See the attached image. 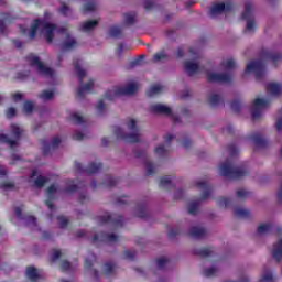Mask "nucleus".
<instances>
[{
	"label": "nucleus",
	"instance_id": "nucleus-1",
	"mask_svg": "<svg viewBox=\"0 0 282 282\" xmlns=\"http://www.w3.org/2000/svg\"><path fill=\"white\" fill-rule=\"evenodd\" d=\"M39 30H41V34L45 36L47 43H52L57 34H66V37L62 43V50H74V47L78 45L76 39L72 37V35L67 33L66 26L58 28L55 24L35 20L29 30V37L34 39Z\"/></svg>",
	"mask_w": 282,
	"mask_h": 282
},
{
	"label": "nucleus",
	"instance_id": "nucleus-2",
	"mask_svg": "<svg viewBox=\"0 0 282 282\" xmlns=\"http://www.w3.org/2000/svg\"><path fill=\"white\" fill-rule=\"evenodd\" d=\"M123 124L124 128H120L118 126L113 128L116 138H118V140H123V142H140L142 134L140 133V127H138V119L128 118Z\"/></svg>",
	"mask_w": 282,
	"mask_h": 282
},
{
	"label": "nucleus",
	"instance_id": "nucleus-3",
	"mask_svg": "<svg viewBox=\"0 0 282 282\" xmlns=\"http://www.w3.org/2000/svg\"><path fill=\"white\" fill-rule=\"evenodd\" d=\"M237 67V63L232 57L224 58L220 63L219 70L226 72L225 74L207 72V80L209 83H230L232 80V76L228 74L230 69H235Z\"/></svg>",
	"mask_w": 282,
	"mask_h": 282
},
{
	"label": "nucleus",
	"instance_id": "nucleus-4",
	"mask_svg": "<svg viewBox=\"0 0 282 282\" xmlns=\"http://www.w3.org/2000/svg\"><path fill=\"white\" fill-rule=\"evenodd\" d=\"M82 65V61L74 62L75 74L79 82V87L77 89L78 98H85L94 87V79L87 77V72L80 67Z\"/></svg>",
	"mask_w": 282,
	"mask_h": 282
},
{
	"label": "nucleus",
	"instance_id": "nucleus-5",
	"mask_svg": "<svg viewBox=\"0 0 282 282\" xmlns=\"http://www.w3.org/2000/svg\"><path fill=\"white\" fill-rule=\"evenodd\" d=\"M138 91V84L135 82H130L122 86H115L112 89L108 90L105 95V100H113L118 96H133Z\"/></svg>",
	"mask_w": 282,
	"mask_h": 282
},
{
	"label": "nucleus",
	"instance_id": "nucleus-6",
	"mask_svg": "<svg viewBox=\"0 0 282 282\" xmlns=\"http://www.w3.org/2000/svg\"><path fill=\"white\" fill-rule=\"evenodd\" d=\"M219 173L223 177H229V180H239L240 177H246L248 171L241 167H234L230 161H225L219 166Z\"/></svg>",
	"mask_w": 282,
	"mask_h": 282
},
{
	"label": "nucleus",
	"instance_id": "nucleus-7",
	"mask_svg": "<svg viewBox=\"0 0 282 282\" xmlns=\"http://www.w3.org/2000/svg\"><path fill=\"white\" fill-rule=\"evenodd\" d=\"M10 129L11 138L0 132V142L8 144L10 149H14V147H19V140H21V135H23V129L17 124H11Z\"/></svg>",
	"mask_w": 282,
	"mask_h": 282
},
{
	"label": "nucleus",
	"instance_id": "nucleus-8",
	"mask_svg": "<svg viewBox=\"0 0 282 282\" xmlns=\"http://www.w3.org/2000/svg\"><path fill=\"white\" fill-rule=\"evenodd\" d=\"M28 62L31 67H34L35 72L40 74V76H45L46 78H54L55 73L52 70V68L45 66L43 62L36 55H29Z\"/></svg>",
	"mask_w": 282,
	"mask_h": 282
},
{
	"label": "nucleus",
	"instance_id": "nucleus-9",
	"mask_svg": "<svg viewBox=\"0 0 282 282\" xmlns=\"http://www.w3.org/2000/svg\"><path fill=\"white\" fill-rule=\"evenodd\" d=\"M268 107H270V100L261 97L256 98L250 106L251 118L259 120L263 116V110L268 109Z\"/></svg>",
	"mask_w": 282,
	"mask_h": 282
},
{
	"label": "nucleus",
	"instance_id": "nucleus-10",
	"mask_svg": "<svg viewBox=\"0 0 282 282\" xmlns=\"http://www.w3.org/2000/svg\"><path fill=\"white\" fill-rule=\"evenodd\" d=\"M242 19H247L245 32L247 34H252V32L257 30V23L254 22V19H252V4L250 2H247L245 4V12L242 13Z\"/></svg>",
	"mask_w": 282,
	"mask_h": 282
},
{
	"label": "nucleus",
	"instance_id": "nucleus-11",
	"mask_svg": "<svg viewBox=\"0 0 282 282\" xmlns=\"http://www.w3.org/2000/svg\"><path fill=\"white\" fill-rule=\"evenodd\" d=\"M120 241V236L117 234L110 232V234H97L93 237V243H118Z\"/></svg>",
	"mask_w": 282,
	"mask_h": 282
},
{
	"label": "nucleus",
	"instance_id": "nucleus-12",
	"mask_svg": "<svg viewBox=\"0 0 282 282\" xmlns=\"http://www.w3.org/2000/svg\"><path fill=\"white\" fill-rule=\"evenodd\" d=\"M263 72H265V66L263 65V63L250 62L246 66L245 75L254 74L257 78H260V76L263 75Z\"/></svg>",
	"mask_w": 282,
	"mask_h": 282
},
{
	"label": "nucleus",
	"instance_id": "nucleus-13",
	"mask_svg": "<svg viewBox=\"0 0 282 282\" xmlns=\"http://www.w3.org/2000/svg\"><path fill=\"white\" fill-rule=\"evenodd\" d=\"M137 158H142L147 175H153L158 171V166L149 159L145 151L137 152Z\"/></svg>",
	"mask_w": 282,
	"mask_h": 282
},
{
	"label": "nucleus",
	"instance_id": "nucleus-14",
	"mask_svg": "<svg viewBox=\"0 0 282 282\" xmlns=\"http://www.w3.org/2000/svg\"><path fill=\"white\" fill-rule=\"evenodd\" d=\"M151 113H160L161 116H172L173 109L164 104H154L150 106Z\"/></svg>",
	"mask_w": 282,
	"mask_h": 282
},
{
	"label": "nucleus",
	"instance_id": "nucleus-15",
	"mask_svg": "<svg viewBox=\"0 0 282 282\" xmlns=\"http://www.w3.org/2000/svg\"><path fill=\"white\" fill-rule=\"evenodd\" d=\"M101 223L111 224V226H115V228H120L122 227V217L118 215H110L107 213L101 216Z\"/></svg>",
	"mask_w": 282,
	"mask_h": 282
},
{
	"label": "nucleus",
	"instance_id": "nucleus-16",
	"mask_svg": "<svg viewBox=\"0 0 282 282\" xmlns=\"http://www.w3.org/2000/svg\"><path fill=\"white\" fill-rule=\"evenodd\" d=\"M232 9V4L227 3L225 4L224 2L216 3L212 7L209 14L210 17H217L221 14V12H228V10Z\"/></svg>",
	"mask_w": 282,
	"mask_h": 282
},
{
	"label": "nucleus",
	"instance_id": "nucleus-17",
	"mask_svg": "<svg viewBox=\"0 0 282 282\" xmlns=\"http://www.w3.org/2000/svg\"><path fill=\"white\" fill-rule=\"evenodd\" d=\"M154 155L159 158V160H166V158L171 155V149L169 145L161 143L154 148Z\"/></svg>",
	"mask_w": 282,
	"mask_h": 282
},
{
	"label": "nucleus",
	"instance_id": "nucleus-18",
	"mask_svg": "<svg viewBox=\"0 0 282 282\" xmlns=\"http://www.w3.org/2000/svg\"><path fill=\"white\" fill-rule=\"evenodd\" d=\"M267 91L271 96H281L282 95V83L279 82H270L267 85Z\"/></svg>",
	"mask_w": 282,
	"mask_h": 282
},
{
	"label": "nucleus",
	"instance_id": "nucleus-19",
	"mask_svg": "<svg viewBox=\"0 0 282 282\" xmlns=\"http://www.w3.org/2000/svg\"><path fill=\"white\" fill-rule=\"evenodd\" d=\"M94 261H96V256L90 254L85 260V270H87L88 274H90L95 279H98V271H96V269H91V265H94Z\"/></svg>",
	"mask_w": 282,
	"mask_h": 282
},
{
	"label": "nucleus",
	"instance_id": "nucleus-20",
	"mask_svg": "<svg viewBox=\"0 0 282 282\" xmlns=\"http://www.w3.org/2000/svg\"><path fill=\"white\" fill-rule=\"evenodd\" d=\"M184 69L186 74L193 76L194 74H197V72H199V64H197V62L187 61L184 63Z\"/></svg>",
	"mask_w": 282,
	"mask_h": 282
},
{
	"label": "nucleus",
	"instance_id": "nucleus-21",
	"mask_svg": "<svg viewBox=\"0 0 282 282\" xmlns=\"http://www.w3.org/2000/svg\"><path fill=\"white\" fill-rule=\"evenodd\" d=\"M160 188H164V191H171V188H175V184L173 183L172 176H163L160 178Z\"/></svg>",
	"mask_w": 282,
	"mask_h": 282
},
{
	"label": "nucleus",
	"instance_id": "nucleus-22",
	"mask_svg": "<svg viewBox=\"0 0 282 282\" xmlns=\"http://www.w3.org/2000/svg\"><path fill=\"white\" fill-rule=\"evenodd\" d=\"M196 186L203 191L202 199H208V195H210V187H208V183L204 180H198L196 182Z\"/></svg>",
	"mask_w": 282,
	"mask_h": 282
},
{
	"label": "nucleus",
	"instance_id": "nucleus-23",
	"mask_svg": "<svg viewBox=\"0 0 282 282\" xmlns=\"http://www.w3.org/2000/svg\"><path fill=\"white\" fill-rule=\"evenodd\" d=\"M273 259L281 261L282 259V238H279L278 241L273 245L272 249Z\"/></svg>",
	"mask_w": 282,
	"mask_h": 282
},
{
	"label": "nucleus",
	"instance_id": "nucleus-24",
	"mask_svg": "<svg viewBox=\"0 0 282 282\" xmlns=\"http://www.w3.org/2000/svg\"><path fill=\"white\" fill-rule=\"evenodd\" d=\"M46 193L48 197V200H46V206L50 208V210H54V205H52V200L50 199H54V195L58 193V186L52 185L51 187L47 188Z\"/></svg>",
	"mask_w": 282,
	"mask_h": 282
},
{
	"label": "nucleus",
	"instance_id": "nucleus-25",
	"mask_svg": "<svg viewBox=\"0 0 282 282\" xmlns=\"http://www.w3.org/2000/svg\"><path fill=\"white\" fill-rule=\"evenodd\" d=\"M98 25V20L83 22L79 26L80 32H91Z\"/></svg>",
	"mask_w": 282,
	"mask_h": 282
},
{
	"label": "nucleus",
	"instance_id": "nucleus-26",
	"mask_svg": "<svg viewBox=\"0 0 282 282\" xmlns=\"http://www.w3.org/2000/svg\"><path fill=\"white\" fill-rule=\"evenodd\" d=\"M26 278L31 282H37L40 279L39 270H36L34 267H29L26 269Z\"/></svg>",
	"mask_w": 282,
	"mask_h": 282
},
{
	"label": "nucleus",
	"instance_id": "nucleus-27",
	"mask_svg": "<svg viewBox=\"0 0 282 282\" xmlns=\"http://www.w3.org/2000/svg\"><path fill=\"white\" fill-rule=\"evenodd\" d=\"M58 144H61V137H54L51 140L50 145L44 143V154L47 155V153H50V149H56V147H58Z\"/></svg>",
	"mask_w": 282,
	"mask_h": 282
},
{
	"label": "nucleus",
	"instance_id": "nucleus-28",
	"mask_svg": "<svg viewBox=\"0 0 282 282\" xmlns=\"http://www.w3.org/2000/svg\"><path fill=\"white\" fill-rule=\"evenodd\" d=\"M164 87H162V85L156 84L153 85L149 88V90L147 91L148 96L150 98H153L154 96H160V93L163 91Z\"/></svg>",
	"mask_w": 282,
	"mask_h": 282
},
{
	"label": "nucleus",
	"instance_id": "nucleus-29",
	"mask_svg": "<svg viewBox=\"0 0 282 282\" xmlns=\"http://www.w3.org/2000/svg\"><path fill=\"white\" fill-rule=\"evenodd\" d=\"M54 89H46L43 90L40 95H39V99L43 100V102H47L50 100H52V98H54Z\"/></svg>",
	"mask_w": 282,
	"mask_h": 282
},
{
	"label": "nucleus",
	"instance_id": "nucleus-30",
	"mask_svg": "<svg viewBox=\"0 0 282 282\" xmlns=\"http://www.w3.org/2000/svg\"><path fill=\"white\" fill-rule=\"evenodd\" d=\"M101 169H102V164L98 162H94L88 165V167L86 169V173H88V175H94L96 173H99Z\"/></svg>",
	"mask_w": 282,
	"mask_h": 282
},
{
	"label": "nucleus",
	"instance_id": "nucleus-31",
	"mask_svg": "<svg viewBox=\"0 0 282 282\" xmlns=\"http://www.w3.org/2000/svg\"><path fill=\"white\" fill-rule=\"evenodd\" d=\"M57 11L63 17H72V14H73L72 8H69V6H67L65 2L61 3V6H59Z\"/></svg>",
	"mask_w": 282,
	"mask_h": 282
},
{
	"label": "nucleus",
	"instance_id": "nucleus-32",
	"mask_svg": "<svg viewBox=\"0 0 282 282\" xmlns=\"http://www.w3.org/2000/svg\"><path fill=\"white\" fill-rule=\"evenodd\" d=\"M123 23L126 25H133V23H135V13L134 12L124 13Z\"/></svg>",
	"mask_w": 282,
	"mask_h": 282
},
{
	"label": "nucleus",
	"instance_id": "nucleus-33",
	"mask_svg": "<svg viewBox=\"0 0 282 282\" xmlns=\"http://www.w3.org/2000/svg\"><path fill=\"white\" fill-rule=\"evenodd\" d=\"M116 270V265H113V263L108 262L106 264H104V269H102V273L106 276H111V274L115 272Z\"/></svg>",
	"mask_w": 282,
	"mask_h": 282
},
{
	"label": "nucleus",
	"instance_id": "nucleus-34",
	"mask_svg": "<svg viewBox=\"0 0 282 282\" xmlns=\"http://www.w3.org/2000/svg\"><path fill=\"white\" fill-rule=\"evenodd\" d=\"M106 110H107V102H105V99L98 100L96 104L97 113H99V116H101V113H105Z\"/></svg>",
	"mask_w": 282,
	"mask_h": 282
},
{
	"label": "nucleus",
	"instance_id": "nucleus-35",
	"mask_svg": "<svg viewBox=\"0 0 282 282\" xmlns=\"http://www.w3.org/2000/svg\"><path fill=\"white\" fill-rule=\"evenodd\" d=\"M167 55L164 51H160L159 53L153 55L152 63H160L162 61H166Z\"/></svg>",
	"mask_w": 282,
	"mask_h": 282
},
{
	"label": "nucleus",
	"instance_id": "nucleus-36",
	"mask_svg": "<svg viewBox=\"0 0 282 282\" xmlns=\"http://www.w3.org/2000/svg\"><path fill=\"white\" fill-rule=\"evenodd\" d=\"M70 121L74 122L75 124H83L85 122V118L80 116L78 112H73L70 115Z\"/></svg>",
	"mask_w": 282,
	"mask_h": 282
},
{
	"label": "nucleus",
	"instance_id": "nucleus-37",
	"mask_svg": "<svg viewBox=\"0 0 282 282\" xmlns=\"http://www.w3.org/2000/svg\"><path fill=\"white\" fill-rule=\"evenodd\" d=\"M206 231L202 227H193L191 230L192 237H196V238L204 237Z\"/></svg>",
	"mask_w": 282,
	"mask_h": 282
},
{
	"label": "nucleus",
	"instance_id": "nucleus-38",
	"mask_svg": "<svg viewBox=\"0 0 282 282\" xmlns=\"http://www.w3.org/2000/svg\"><path fill=\"white\" fill-rule=\"evenodd\" d=\"M259 282H274V276L272 275V272L264 271Z\"/></svg>",
	"mask_w": 282,
	"mask_h": 282
},
{
	"label": "nucleus",
	"instance_id": "nucleus-39",
	"mask_svg": "<svg viewBox=\"0 0 282 282\" xmlns=\"http://www.w3.org/2000/svg\"><path fill=\"white\" fill-rule=\"evenodd\" d=\"M109 34L113 39H118V36H120V34H122V29H120V26H116V25L110 26Z\"/></svg>",
	"mask_w": 282,
	"mask_h": 282
},
{
	"label": "nucleus",
	"instance_id": "nucleus-40",
	"mask_svg": "<svg viewBox=\"0 0 282 282\" xmlns=\"http://www.w3.org/2000/svg\"><path fill=\"white\" fill-rule=\"evenodd\" d=\"M84 12H94V10H96V2L94 0H88L85 4H84Z\"/></svg>",
	"mask_w": 282,
	"mask_h": 282
},
{
	"label": "nucleus",
	"instance_id": "nucleus-41",
	"mask_svg": "<svg viewBox=\"0 0 282 282\" xmlns=\"http://www.w3.org/2000/svg\"><path fill=\"white\" fill-rule=\"evenodd\" d=\"M45 184H47V177L45 176H39L34 182L35 188H43Z\"/></svg>",
	"mask_w": 282,
	"mask_h": 282
},
{
	"label": "nucleus",
	"instance_id": "nucleus-42",
	"mask_svg": "<svg viewBox=\"0 0 282 282\" xmlns=\"http://www.w3.org/2000/svg\"><path fill=\"white\" fill-rule=\"evenodd\" d=\"M169 265V258L162 257L156 260V267L159 270H164Z\"/></svg>",
	"mask_w": 282,
	"mask_h": 282
},
{
	"label": "nucleus",
	"instance_id": "nucleus-43",
	"mask_svg": "<svg viewBox=\"0 0 282 282\" xmlns=\"http://www.w3.org/2000/svg\"><path fill=\"white\" fill-rule=\"evenodd\" d=\"M272 226L270 224H261L258 227L259 235H268V231L271 230Z\"/></svg>",
	"mask_w": 282,
	"mask_h": 282
},
{
	"label": "nucleus",
	"instance_id": "nucleus-44",
	"mask_svg": "<svg viewBox=\"0 0 282 282\" xmlns=\"http://www.w3.org/2000/svg\"><path fill=\"white\" fill-rule=\"evenodd\" d=\"M189 215H197L199 210V203H191L187 207Z\"/></svg>",
	"mask_w": 282,
	"mask_h": 282
},
{
	"label": "nucleus",
	"instance_id": "nucleus-45",
	"mask_svg": "<svg viewBox=\"0 0 282 282\" xmlns=\"http://www.w3.org/2000/svg\"><path fill=\"white\" fill-rule=\"evenodd\" d=\"M0 188L2 191H14V183H12L10 181L2 182L0 184Z\"/></svg>",
	"mask_w": 282,
	"mask_h": 282
},
{
	"label": "nucleus",
	"instance_id": "nucleus-46",
	"mask_svg": "<svg viewBox=\"0 0 282 282\" xmlns=\"http://www.w3.org/2000/svg\"><path fill=\"white\" fill-rule=\"evenodd\" d=\"M189 56L192 58H202V50L197 47L189 48Z\"/></svg>",
	"mask_w": 282,
	"mask_h": 282
},
{
	"label": "nucleus",
	"instance_id": "nucleus-47",
	"mask_svg": "<svg viewBox=\"0 0 282 282\" xmlns=\"http://www.w3.org/2000/svg\"><path fill=\"white\" fill-rule=\"evenodd\" d=\"M235 215H237V217H249L250 212H248L246 208H238L235 210Z\"/></svg>",
	"mask_w": 282,
	"mask_h": 282
},
{
	"label": "nucleus",
	"instance_id": "nucleus-48",
	"mask_svg": "<svg viewBox=\"0 0 282 282\" xmlns=\"http://www.w3.org/2000/svg\"><path fill=\"white\" fill-rule=\"evenodd\" d=\"M217 272H218L217 267H212V268L204 270V275L205 276H215V274H217Z\"/></svg>",
	"mask_w": 282,
	"mask_h": 282
},
{
	"label": "nucleus",
	"instance_id": "nucleus-49",
	"mask_svg": "<svg viewBox=\"0 0 282 282\" xmlns=\"http://www.w3.org/2000/svg\"><path fill=\"white\" fill-rule=\"evenodd\" d=\"M123 259H127L128 261H133V259H135V252L133 250L123 251Z\"/></svg>",
	"mask_w": 282,
	"mask_h": 282
},
{
	"label": "nucleus",
	"instance_id": "nucleus-50",
	"mask_svg": "<svg viewBox=\"0 0 282 282\" xmlns=\"http://www.w3.org/2000/svg\"><path fill=\"white\" fill-rule=\"evenodd\" d=\"M209 102H210V105H214V106L219 105V102H221V97L219 95H216V94L210 95Z\"/></svg>",
	"mask_w": 282,
	"mask_h": 282
},
{
	"label": "nucleus",
	"instance_id": "nucleus-51",
	"mask_svg": "<svg viewBox=\"0 0 282 282\" xmlns=\"http://www.w3.org/2000/svg\"><path fill=\"white\" fill-rule=\"evenodd\" d=\"M218 206H220V208H228V206H230V198H219Z\"/></svg>",
	"mask_w": 282,
	"mask_h": 282
},
{
	"label": "nucleus",
	"instance_id": "nucleus-52",
	"mask_svg": "<svg viewBox=\"0 0 282 282\" xmlns=\"http://www.w3.org/2000/svg\"><path fill=\"white\" fill-rule=\"evenodd\" d=\"M23 109L25 113H32L34 111V104L32 101H25Z\"/></svg>",
	"mask_w": 282,
	"mask_h": 282
},
{
	"label": "nucleus",
	"instance_id": "nucleus-53",
	"mask_svg": "<svg viewBox=\"0 0 282 282\" xmlns=\"http://www.w3.org/2000/svg\"><path fill=\"white\" fill-rule=\"evenodd\" d=\"M135 216L144 219L147 217V209L144 207H138L135 212Z\"/></svg>",
	"mask_w": 282,
	"mask_h": 282
},
{
	"label": "nucleus",
	"instance_id": "nucleus-54",
	"mask_svg": "<svg viewBox=\"0 0 282 282\" xmlns=\"http://www.w3.org/2000/svg\"><path fill=\"white\" fill-rule=\"evenodd\" d=\"M57 221H58L61 228H65L67 226V224H69V220H67V218H65V216H58Z\"/></svg>",
	"mask_w": 282,
	"mask_h": 282
},
{
	"label": "nucleus",
	"instance_id": "nucleus-55",
	"mask_svg": "<svg viewBox=\"0 0 282 282\" xmlns=\"http://www.w3.org/2000/svg\"><path fill=\"white\" fill-rule=\"evenodd\" d=\"M51 259H52V261H57V259H61V250L54 249L51 252Z\"/></svg>",
	"mask_w": 282,
	"mask_h": 282
},
{
	"label": "nucleus",
	"instance_id": "nucleus-56",
	"mask_svg": "<svg viewBox=\"0 0 282 282\" xmlns=\"http://www.w3.org/2000/svg\"><path fill=\"white\" fill-rule=\"evenodd\" d=\"M74 140H85L87 138V134L80 132V131H75L73 134Z\"/></svg>",
	"mask_w": 282,
	"mask_h": 282
},
{
	"label": "nucleus",
	"instance_id": "nucleus-57",
	"mask_svg": "<svg viewBox=\"0 0 282 282\" xmlns=\"http://www.w3.org/2000/svg\"><path fill=\"white\" fill-rule=\"evenodd\" d=\"M26 224L28 226H30V228H34V226H36V218H34L33 216H28Z\"/></svg>",
	"mask_w": 282,
	"mask_h": 282
},
{
	"label": "nucleus",
	"instance_id": "nucleus-58",
	"mask_svg": "<svg viewBox=\"0 0 282 282\" xmlns=\"http://www.w3.org/2000/svg\"><path fill=\"white\" fill-rule=\"evenodd\" d=\"M167 237H169V239H175V237H177V230L173 229V228H170L167 230Z\"/></svg>",
	"mask_w": 282,
	"mask_h": 282
},
{
	"label": "nucleus",
	"instance_id": "nucleus-59",
	"mask_svg": "<svg viewBox=\"0 0 282 282\" xmlns=\"http://www.w3.org/2000/svg\"><path fill=\"white\" fill-rule=\"evenodd\" d=\"M62 270H64V272H68L69 270H72V263H69L68 261H63Z\"/></svg>",
	"mask_w": 282,
	"mask_h": 282
},
{
	"label": "nucleus",
	"instance_id": "nucleus-60",
	"mask_svg": "<svg viewBox=\"0 0 282 282\" xmlns=\"http://www.w3.org/2000/svg\"><path fill=\"white\" fill-rule=\"evenodd\" d=\"M176 36L177 32L175 30L167 31V39H170L171 41H175Z\"/></svg>",
	"mask_w": 282,
	"mask_h": 282
},
{
	"label": "nucleus",
	"instance_id": "nucleus-61",
	"mask_svg": "<svg viewBox=\"0 0 282 282\" xmlns=\"http://www.w3.org/2000/svg\"><path fill=\"white\" fill-rule=\"evenodd\" d=\"M197 253L200 254V257H208V254H210V249L203 248Z\"/></svg>",
	"mask_w": 282,
	"mask_h": 282
},
{
	"label": "nucleus",
	"instance_id": "nucleus-62",
	"mask_svg": "<svg viewBox=\"0 0 282 282\" xmlns=\"http://www.w3.org/2000/svg\"><path fill=\"white\" fill-rule=\"evenodd\" d=\"M14 116H17V109L14 108H9L7 110V118H14Z\"/></svg>",
	"mask_w": 282,
	"mask_h": 282
},
{
	"label": "nucleus",
	"instance_id": "nucleus-63",
	"mask_svg": "<svg viewBox=\"0 0 282 282\" xmlns=\"http://www.w3.org/2000/svg\"><path fill=\"white\" fill-rule=\"evenodd\" d=\"M73 191H76V184H74V181H70L67 185L66 193H72Z\"/></svg>",
	"mask_w": 282,
	"mask_h": 282
},
{
	"label": "nucleus",
	"instance_id": "nucleus-64",
	"mask_svg": "<svg viewBox=\"0 0 282 282\" xmlns=\"http://www.w3.org/2000/svg\"><path fill=\"white\" fill-rule=\"evenodd\" d=\"M276 197H278L279 202H282V183L278 189Z\"/></svg>",
	"mask_w": 282,
	"mask_h": 282
}]
</instances>
